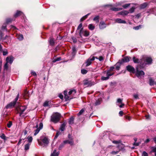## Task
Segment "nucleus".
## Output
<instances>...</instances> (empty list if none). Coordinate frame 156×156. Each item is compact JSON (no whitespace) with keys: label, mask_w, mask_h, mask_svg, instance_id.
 <instances>
[{"label":"nucleus","mask_w":156,"mask_h":156,"mask_svg":"<svg viewBox=\"0 0 156 156\" xmlns=\"http://www.w3.org/2000/svg\"><path fill=\"white\" fill-rule=\"evenodd\" d=\"M43 127V124L42 123V122L40 123L39 124V128H39V129H40L41 130V129Z\"/></svg>","instance_id":"obj_51"},{"label":"nucleus","mask_w":156,"mask_h":156,"mask_svg":"<svg viewBox=\"0 0 156 156\" xmlns=\"http://www.w3.org/2000/svg\"><path fill=\"white\" fill-rule=\"evenodd\" d=\"M150 85H153L154 84V80H153L151 79H150Z\"/></svg>","instance_id":"obj_43"},{"label":"nucleus","mask_w":156,"mask_h":156,"mask_svg":"<svg viewBox=\"0 0 156 156\" xmlns=\"http://www.w3.org/2000/svg\"><path fill=\"white\" fill-rule=\"evenodd\" d=\"M14 58L12 56L7 57L6 58V62L11 65L14 60Z\"/></svg>","instance_id":"obj_9"},{"label":"nucleus","mask_w":156,"mask_h":156,"mask_svg":"<svg viewBox=\"0 0 156 156\" xmlns=\"http://www.w3.org/2000/svg\"><path fill=\"white\" fill-rule=\"evenodd\" d=\"M122 9V8H115V7L111 8V9L112 11H117L121 10Z\"/></svg>","instance_id":"obj_28"},{"label":"nucleus","mask_w":156,"mask_h":156,"mask_svg":"<svg viewBox=\"0 0 156 156\" xmlns=\"http://www.w3.org/2000/svg\"><path fill=\"white\" fill-rule=\"evenodd\" d=\"M58 153L56 152V150H55L53 153L51 154V156H58Z\"/></svg>","instance_id":"obj_27"},{"label":"nucleus","mask_w":156,"mask_h":156,"mask_svg":"<svg viewBox=\"0 0 156 156\" xmlns=\"http://www.w3.org/2000/svg\"><path fill=\"white\" fill-rule=\"evenodd\" d=\"M120 61L116 63L115 65V69L117 70H119L120 69V64H121Z\"/></svg>","instance_id":"obj_22"},{"label":"nucleus","mask_w":156,"mask_h":156,"mask_svg":"<svg viewBox=\"0 0 156 156\" xmlns=\"http://www.w3.org/2000/svg\"><path fill=\"white\" fill-rule=\"evenodd\" d=\"M22 139H20L19 140V142H18V143L17 144V145H20L21 144V142L22 141Z\"/></svg>","instance_id":"obj_63"},{"label":"nucleus","mask_w":156,"mask_h":156,"mask_svg":"<svg viewBox=\"0 0 156 156\" xmlns=\"http://www.w3.org/2000/svg\"><path fill=\"white\" fill-rule=\"evenodd\" d=\"M133 97L135 99H138V96L137 94H134Z\"/></svg>","instance_id":"obj_58"},{"label":"nucleus","mask_w":156,"mask_h":156,"mask_svg":"<svg viewBox=\"0 0 156 156\" xmlns=\"http://www.w3.org/2000/svg\"><path fill=\"white\" fill-rule=\"evenodd\" d=\"M119 152V151H112L111 152V153L113 154H118V153Z\"/></svg>","instance_id":"obj_61"},{"label":"nucleus","mask_w":156,"mask_h":156,"mask_svg":"<svg viewBox=\"0 0 156 156\" xmlns=\"http://www.w3.org/2000/svg\"><path fill=\"white\" fill-rule=\"evenodd\" d=\"M60 60H61V58H57L55 59H54L53 61V62H56L57 61H58Z\"/></svg>","instance_id":"obj_53"},{"label":"nucleus","mask_w":156,"mask_h":156,"mask_svg":"<svg viewBox=\"0 0 156 156\" xmlns=\"http://www.w3.org/2000/svg\"><path fill=\"white\" fill-rule=\"evenodd\" d=\"M151 151L154 153V156H156V147L153 148Z\"/></svg>","instance_id":"obj_46"},{"label":"nucleus","mask_w":156,"mask_h":156,"mask_svg":"<svg viewBox=\"0 0 156 156\" xmlns=\"http://www.w3.org/2000/svg\"><path fill=\"white\" fill-rule=\"evenodd\" d=\"M129 61V58L128 57H125L123 58L122 59V60L120 61L121 63H122L123 62H128Z\"/></svg>","instance_id":"obj_16"},{"label":"nucleus","mask_w":156,"mask_h":156,"mask_svg":"<svg viewBox=\"0 0 156 156\" xmlns=\"http://www.w3.org/2000/svg\"><path fill=\"white\" fill-rule=\"evenodd\" d=\"M13 20V19H12L11 18H8V19H7V20H6V22L7 23H9L11 22Z\"/></svg>","instance_id":"obj_42"},{"label":"nucleus","mask_w":156,"mask_h":156,"mask_svg":"<svg viewBox=\"0 0 156 156\" xmlns=\"http://www.w3.org/2000/svg\"><path fill=\"white\" fill-rule=\"evenodd\" d=\"M27 141L28 142V143H30V144H31L33 139L32 137L31 136H28L27 137Z\"/></svg>","instance_id":"obj_26"},{"label":"nucleus","mask_w":156,"mask_h":156,"mask_svg":"<svg viewBox=\"0 0 156 156\" xmlns=\"http://www.w3.org/2000/svg\"><path fill=\"white\" fill-rule=\"evenodd\" d=\"M12 125V122L9 121V122L7 124V127L9 128H10Z\"/></svg>","instance_id":"obj_45"},{"label":"nucleus","mask_w":156,"mask_h":156,"mask_svg":"<svg viewBox=\"0 0 156 156\" xmlns=\"http://www.w3.org/2000/svg\"><path fill=\"white\" fill-rule=\"evenodd\" d=\"M89 14H90L88 13V14H87L85 16H84L82 17L80 19V21H82L84 20L86 18H87V16H88L89 15Z\"/></svg>","instance_id":"obj_34"},{"label":"nucleus","mask_w":156,"mask_h":156,"mask_svg":"<svg viewBox=\"0 0 156 156\" xmlns=\"http://www.w3.org/2000/svg\"><path fill=\"white\" fill-rule=\"evenodd\" d=\"M64 143L65 144L68 143L72 146L73 145V141L72 139L67 140L64 141Z\"/></svg>","instance_id":"obj_14"},{"label":"nucleus","mask_w":156,"mask_h":156,"mask_svg":"<svg viewBox=\"0 0 156 156\" xmlns=\"http://www.w3.org/2000/svg\"><path fill=\"white\" fill-rule=\"evenodd\" d=\"M74 121V118L73 117H71L69 120V124H72L73 123Z\"/></svg>","instance_id":"obj_35"},{"label":"nucleus","mask_w":156,"mask_h":156,"mask_svg":"<svg viewBox=\"0 0 156 156\" xmlns=\"http://www.w3.org/2000/svg\"><path fill=\"white\" fill-rule=\"evenodd\" d=\"M15 102H12L10 103L9 104H8L5 106V108L6 109L11 108L14 107V105H15Z\"/></svg>","instance_id":"obj_12"},{"label":"nucleus","mask_w":156,"mask_h":156,"mask_svg":"<svg viewBox=\"0 0 156 156\" xmlns=\"http://www.w3.org/2000/svg\"><path fill=\"white\" fill-rule=\"evenodd\" d=\"M96 58L97 59H98L100 61H102L104 59L103 57L102 56H100L98 58L97 57H96Z\"/></svg>","instance_id":"obj_52"},{"label":"nucleus","mask_w":156,"mask_h":156,"mask_svg":"<svg viewBox=\"0 0 156 156\" xmlns=\"http://www.w3.org/2000/svg\"><path fill=\"white\" fill-rule=\"evenodd\" d=\"M129 12L126 11V10H124V11H122L120 12L119 13V14L121 15L124 16V15H127L128 14H129Z\"/></svg>","instance_id":"obj_21"},{"label":"nucleus","mask_w":156,"mask_h":156,"mask_svg":"<svg viewBox=\"0 0 156 156\" xmlns=\"http://www.w3.org/2000/svg\"><path fill=\"white\" fill-rule=\"evenodd\" d=\"M119 114L121 116H122L123 114V112L122 111H120L119 112Z\"/></svg>","instance_id":"obj_64"},{"label":"nucleus","mask_w":156,"mask_h":156,"mask_svg":"<svg viewBox=\"0 0 156 156\" xmlns=\"http://www.w3.org/2000/svg\"><path fill=\"white\" fill-rule=\"evenodd\" d=\"M89 29L91 30H93L95 28L94 26L92 24H90L88 26Z\"/></svg>","instance_id":"obj_30"},{"label":"nucleus","mask_w":156,"mask_h":156,"mask_svg":"<svg viewBox=\"0 0 156 156\" xmlns=\"http://www.w3.org/2000/svg\"><path fill=\"white\" fill-rule=\"evenodd\" d=\"M87 72V70L86 69H83L81 70V72L83 74H86Z\"/></svg>","instance_id":"obj_40"},{"label":"nucleus","mask_w":156,"mask_h":156,"mask_svg":"<svg viewBox=\"0 0 156 156\" xmlns=\"http://www.w3.org/2000/svg\"><path fill=\"white\" fill-rule=\"evenodd\" d=\"M113 144L118 145L117 147L118 149L120 150H122L124 148L123 145L121 141L120 140H113L112 141Z\"/></svg>","instance_id":"obj_6"},{"label":"nucleus","mask_w":156,"mask_h":156,"mask_svg":"<svg viewBox=\"0 0 156 156\" xmlns=\"http://www.w3.org/2000/svg\"><path fill=\"white\" fill-rule=\"evenodd\" d=\"M133 62L135 63H140V60L139 61V59L136 58L135 57H133ZM141 65L140 64V65Z\"/></svg>","instance_id":"obj_24"},{"label":"nucleus","mask_w":156,"mask_h":156,"mask_svg":"<svg viewBox=\"0 0 156 156\" xmlns=\"http://www.w3.org/2000/svg\"><path fill=\"white\" fill-rule=\"evenodd\" d=\"M83 84L85 86H91L92 85L91 81L88 80H84L83 81Z\"/></svg>","instance_id":"obj_15"},{"label":"nucleus","mask_w":156,"mask_h":156,"mask_svg":"<svg viewBox=\"0 0 156 156\" xmlns=\"http://www.w3.org/2000/svg\"><path fill=\"white\" fill-rule=\"evenodd\" d=\"M147 5V3H145L142 4L140 6V8L141 9H144L146 7Z\"/></svg>","instance_id":"obj_33"},{"label":"nucleus","mask_w":156,"mask_h":156,"mask_svg":"<svg viewBox=\"0 0 156 156\" xmlns=\"http://www.w3.org/2000/svg\"><path fill=\"white\" fill-rule=\"evenodd\" d=\"M95 59V57L94 56L92 57H90V58L88 59L86 62V66H88L90 65L92 61H94Z\"/></svg>","instance_id":"obj_10"},{"label":"nucleus","mask_w":156,"mask_h":156,"mask_svg":"<svg viewBox=\"0 0 156 156\" xmlns=\"http://www.w3.org/2000/svg\"><path fill=\"white\" fill-rule=\"evenodd\" d=\"M127 70L130 72L134 73L135 69L134 68L130 65H128L126 67Z\"/></svg>","instance_id":"obj_11"},{"label":"nucleus","mask_w":156,"mask_h":156,"mask_svg":"<svg viewBox=\"0 0 156 156\" xmlns=\"http://www.w3.org/2000/svg\"><path fill=\"white\" fill-rule=\"evenodd\" d=\"M122 99L120 98L118 99L117 101V103H122Z\"/></svg>","instance_id":"obj_54"},{"label":"nucleus","mask_w":156,"mask_h":156,"mask_svg":"<svg viewBox=\"0 0 156 156\" xmlns=\"http://www.w3.org/2000/svg\"><path fill=\"white\" fill-rule=\"evenodd\" d=\"M23 97L26 99H28L29 97V94L28 91L25 90H24L23 94Z\"/></svg>","instance_id":"obj_13"},{"label":"nucleus","mask_w":156,"mask_h":156,"mask_svg":"<svg viewBox=\"0 0 156 156\" xmlns=\"http://www.w3.org/2000/svg\"><path fill=\"white\" fill-rule=\"evenodd\" d=\"M49 43L50 44H51V45H53L54 43L53 39L52 38H51L49 40Z\"/></svg>","instance_id":"obj_37"},{"label":"nucleus","mask_w":156,"mask_h":156,"mask_svg":"<svg viewBox=\"0 0 156 156\" xmlns=\"http://www.w3.org/2000/svg\"><path fill=\"white\" fill-rule=\"evenodd\" d=\"M143 156H148V155L147 153L145 151H144L143 153Z\"/></svg>","instance_id":"obj_57"},{"label":"nucleus","mask_w":156,"mask_h":156,"mask_svg":"<svg viewBox=\"0 0 156 156\" xmlns=\"http://www.w3.org/2000/svg\"><path fill=\"white\" fill-rule=\"evenodd\" d=\"M23 12L21 11H17L16 14L14 15L15 17H18L20 16H23Z\"/></svg>","instance_id":"obj_19"},{"label":"nucleus","mask_w":156,"mask_h":156,"mask_svg":"<svg viewBox=\"0 0 156 156\" xmlns=\"http://www.w3.org/2000/svg\"><path fill=\"white\" fill-rule=\"evenodd\" d=\"M134 8L133 7L131 8L129 10L130 13L133 12L134 11Z\"/></svg>","instance_id":"obj_55"},{"label":"nucleus","mask_w":156,"mask_h":156,"mask_svg":"<svg viewBox=\"0 0 156 156\" xmlns=\"http://www.w3.org/2000/svg\"><path fill=\"white\" fill-rule=\"evenodd\" d=\"M141 28V26L139 25L136 27H133V29L136 30H138Z\"/></svg>","instance_id":"obj_41"},{"label":"nucleus","mask_w":156,"mask_h":156,"mask_svg":"<svg viewBox=\"0 0 156 156\" xmlns=\"http://www.w3.org/2000/svg\"><path fill=\"white\" fill-rule=\"evenodd\" d=\"M106 27V24L104 22H100L99 24V27L100 29H103L105 28Z\"/></svg>","instance_id":"obj_17"},{"label":"nucleus","mask_w":156,"mask_h":156,"mask_svg":"<svg viewBox=\"0 0 156 156\" xmlns=\"http://www.w3.org/2000/svg\"><path fill=\"white\" fill-rule=\"evenodd\" d=\"M19 97V94H17V95L16 97V98H15V99L14 100V101H13V102H15V104H16V101H17L18 100V99Z\"/></svg>","instance_id":"obj_47"},{"label":"nucleus","mask_w":156,"mask_h":156,"mask_svg":"<svg viewBox=\"0 0 156 156\" xmlns=\"http://www.w3.org/2000/svg\"><path fill=\"white\" fill-rule=\"evenodd\" d=\"M61 118L60 114L57 112L54 113L51 117V120L55 123L58 122Z\"/></svg>","instance_id":"obj_4"},{"label":"nucleus","mask_w":156,"mask_h":156,"mask_svg":"<svg viewBox=\"0 0 156 156\" xmlns=\"http://www.w3.org/2000/svg\"><path fill=\"white\" fill-rule=\"evenodd\" d=\"M64 144H65L64 143V142H63V143L61 144L59 146V148H58V149L59 150L61 149L62 147H63Z\"/></svg>","instance_id":"obj_48"},{"label":"nucleus","mask_w":156,"mask_h":156,"mask_svg":"<svg viewBox=\"0 0 156 156\" xmlns=\"http://www.w3.org/2000/svg\"><path fill=\"white\" fill-rule=\"evenodd\" d=\"M152 61V59L150 57H144L140 59V65L136 67V75L137 77H139L144 74V72L143 71H139V69L144 68V66L146 64H151Z\"/></svg>","instance_id":"obj_1"},{"label":"nucleus","mask_w":156,"mask_h":156,"mask_svg":"<svg viewBox=\"0 0 156 156\" xmlns=\"http://www.w3.org/2000/svg\"><path fill=\"white\" fill-rule=\"evenodd\" d=\"M38 125H37L36 126V127L37 129L35 130V133L34 134V136H36L37 135V134L39 133L40 130V129H39V128H38Z\"/></svg>","instance_id":"obj_25"},{"label":"nucleus","mask_w":156,"mask_h":156,"mask_svg":"<svg viewBox=\"0 0 156 156\" xmlns=\"http://www.w3.org/2000/svg\"><path fill=\"white\" fill-rule=\"evenodd\" d=\"M9 67V64L6 62H5V64L4 65V70L7 71L8 69V68Z\"/></svg>","instance_id":"obj_29"},{"label":"nucleus","mask_w":156,"mask_h":156,"mask_svg":"<svg viewBox=\"0 0 156 156\" xmlns=\"http://www.w3.org/2000/svg\"><path fill=\"white\" fill-rule=\"evenodd\" d=\"M140 144V143H139L134 142L133 144V145L136 146H138Z\"/></svg>","instance_id":"obj_60"},{"label":"nucleus","mask_w":156,"mask_h":156,"mask_svg":"<svg viewBox=\"0 0 156 156\" xmlns=\"http://www.w3.org/2000/svg\"><path fill=\"white\" fill-rule=\"evenodd\" d=\"M85 110L84 108L82 109L78 113V115H81L84 112Z\"/></svg>","instance_id":"obj_38"},{"label":"nucleus","mask_w":156,"mask_h":156,"mask_svg":"<svg viewBox=\"0 0 156 156\" xmlns=\"http://www.w3.org/2000/svg\"><path fill=\"white\" fill-rule=\"evenodd\" d=\"M3 55H6L8 54V51L7 49H5L3 51Z\"/></svg>","instance_id":"obj_44"},{"label":"nucleus","mask_w":156,"mask_h":156,"mask_svg":"<svg viewBox=\"0 0 156 156\" xmlns=\"http://www.w3.org/2000/svg\"><path fill=\"white\" fill-rule=\"evenodd\" d=\"M16 37L20 41L22 40L23 39V37L22 35L17 34Z\"/></svg>","instance_id":"obj_31"},{"label":"nucleus","mask_w":156,"mask_h":156,"mask_svg":"<svg viewBox=\"0 0 156 156\" xmlns=\"http://www.w3.org/2000/svg\"><path fill=\"white\" fill-rule=\"evenodd\" d=\"M82 27V23H80V24H79V25L78 26V28H77V29L79 30V29H80V28H81Z\"/></svg>","instance_id":"obj_59"},{"label":"nucleus","mask_w":156,"mask_h":156,"mask_svg":"<svg viewBox=\"0 0 156 156\" xmlns=\"http://www.w3.org/2000/svg\"><path fill=\"white\" fill-rule=\"evenodd\" d=\"M26 108L25 106L19 105L16 108L18 112L20 114V116H21L22 114Z\"/></svg>","instance_id":"obj_7"},{"label":"nucleus","mask_w":156,"mask_h":156,"mask_svg":"<svg viewBox=\"0 0 156 156\" xmlns=\"http://www.w3.org/2000/svg\"><path fill=\"white\" fill-rule=\"evenodd\" d=\"M66 126V124L65 123H62L60 127V129L61 131H63L64 130Z\"/></svg>","instance_id":"obj_23"},{"label":"nucleus","mask_w":156,"mask_h":156,"mask_svg":"<svg viewBox=\"0 0 156 156\" xmlns=\"http://www.w3.org/2000/svg\"><path fill=\"white\" fill-rule=\"evenodd\" d=\"M60 132L59 131H58L57 132L56 136H55V138H57L58 136L60 134Z\"/></svg>","instance_id":"obj_62"},{"label":"nucleus","mask_w":156,"mask_h":156,"mask_svg":"<svg viewBox=\"0 0 156 156\" xmlns=\"http://www.w3.org/2000/svg\"><path fill=\"white\" fill-rule=\"evenodd\" d=\"M3 40L5 41V42L7 43L11 41V38L10 36L6 35L3 39Z\"/></svg>","instance_id":"obj_20"},{"label":"nucleus","mask_w":156,"mask_h":156,"mask_svg":"<svg viewBox=\"0 0 156 156\" xmlns=\"http://www.w3.org/2000/svg\"><path fill=\"white\" fill-rule=\"evenodd\" d=\"M115 22L118 23H126V22L124 20H122L120 19H117L115 20Z\"/></svg>","instance_id":"obj_18"},{"label":"nucleus","mask_w":156,"mask_h":156,"mask_svg":"<svg viewBox=\"0 0 156 156\" xmlns=\"http://www.w3.org/2000/svg\"><path fill=\"white\" fill-rule=\"evenodd\" d=\"M99 17L98 16H96L94 18L93 20L94 21H96L97 22H98L99 21Z\"/></svg>","instance_id":"obj_39"},{"label":"nucleus","mask_w":156,"mask_h":156,"mask_svg":"<svg viewBox=\"0 0 156 156\" xmlns=\"http://www.w3.org/2000/svg\"><path fill=\"white\" fill-rule=\"evenodd\" d=\"M89 32L88 31L86 30H84L83 28H81L79 34L81 37H82L83 36L87 37L89 35Z\"/></svg>","instance_id":"obj_8"},{"label":"nucleus","mask_w":156,"mask_h":156,"mask_svg":"<svg viewBox=\"0 0 156 156\" xmlns=\"http://www.w3.org/2000/svg\"><path fill=\"white\" fill-rule=\"evenodd\" d=\"M50 103L49 101H46L43 104V106L44 107L47 106Z\"/></svg>","instance_id":"obj_36"},{"label":"nucleus","mask_w":156,"mask_h":156,"mask_svg":"<svg viewBox=\"0 0 156 156\" xmlns=\"http://www.w3.org/2000/svg\"><path fill=\"white\" fill-rule=\"evenodd\" d=\"M101 99H98L96 102L95 104L96 105H98L100 104Z\"/></svg>","instance_id":"obj_49"},{"label":"nucleus","mask_w":156,"mask_h":156,"mask_svg":"<svg viewBox=\"0 0 156 156\" xmlns=\"http://www.w3.org/2000/svg\"><path fill=\"white\" fill-rule=\"evenodd\" d=\"M59 97L61 99H63V96L61 94H59Z\"/></svg>","instance_id":"obj_56"},{"label":"nucleus","mask_w":156,"mask_h":156,"mask_svg":"<svg viewBox=\"0 0 156 156\" xmlns=\"http://www.w3.org/2000/svg\"><path fill=\"white\" fill-rule=\"evenodd\" d=\"M30 144H31L30 143H28L26 144L25 146V149L26 150H28Z\"/></svg>","instance_id":"obj_32"},{"label":"nucleus","mask_w":156,"mask_h":156,"mask_svg":"<svg viewBox=\"0 0 156 156\" xmlns=\"http://www.w3.org/2000/svg\"><path fill=\"white\" fill-rule=\"evenodd\" d=\"M67 92L68 91L66 90H65L64 92V98L66 101H68L73 98V96L76 93V91L74 89L71 90L69 92L68 95L67 94Z\"/></svg>","instance_id":"obj_2"},{"label":"nucleus","mask_w":156,"mask_h":156,"mask_svg":"<svg viewBox=\"0 0 156 156\" xmlns=\"http://www.w3.org/2000/svg\"><path fill=\"white\" fill-rule=\"evenodd\" d=\"M42 143L41 141L38 140V144L40 145L41 146H43V144L44 145H47L49 143V140L46 137H44L42 139Z\"/></svg>","instance_id":"obj_5"},{"label":"nucleus","mask_w":156,"mask_h":156,"mask_svg":"<svg viewBox=\"0 0 156 156\" xmlns=\"http://www.w3.org/2000/svg\"><path fill=\"white\" fill-rule=\"evenodd\" d=\"M130 5V4H126L124 5H123L122 6V7L125 8H127V7L129 6Z\"/></svg>","instance_id":"obj_50"},{"label":"nucleus","mask_w":156,"mask_h":156,"mask_svg":"<svg viewBox=\"0 0 156 156\" xmlns=\"http://www.w3.org/2000/svg\"><path fill=\"white\" fill-rule=\"evenodd\" d=\"M114 69V67L113 66H112L110 67V69L108 70L106 72H105V73H106V76L105 77L104 76H101V79L102 80H108L110 76L113 75L114 73H111V72Z\"/></svg>","instance_id":"obj_3"}]
</instances>
